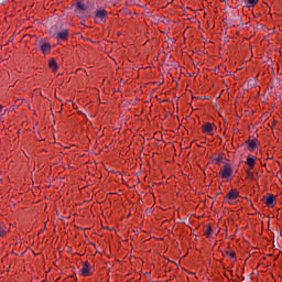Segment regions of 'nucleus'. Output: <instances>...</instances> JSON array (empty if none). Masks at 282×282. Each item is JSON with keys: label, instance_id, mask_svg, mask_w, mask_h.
Listing matches in <instances>:
<instances>
[{"label": "nucleus", "instance_id": "1", "mask_svg": "<svg viewBox=\"0 0 282 282\" xmlns=\"http://www.w3.org/2000/svg\"><path fill=\"white\" fill-rule=\"evenodd\" d=\"M75 8V14L80 17L82 19H90L91 14H87L85 11L89 10V1L87 0H77L76 3L73 4Z\"/></svg>", "mask_w": 282, "mask_h": 282}, {"label": "nucleus", "instance_id": "2", "mask_svg": "<svg viewBox=\"0 0 282 282\" xmlns=\"http://www.w3.org/2000/svg\"><path fill=\"white\" fill-rule=\"evenodd\" d=\"M93 18L95 19V23H107V20L109 19V12L107 10L99 8L96 11H94Z\"/></svg>", "mask_w": 282, "mask_h": 282}, {"label": "nucleus", "instance_id": "3", "mask_svg": "<svg viewBox=\"0 0 282 282\" xmlns=\"http://www.w3.org/2000/svg\"><path fill=\"white\" fill-rule=\"evenodd\" d=\"M35 47H40L42 54L47 55L52 52V44L47 40L39 39L35 40Z\"/></svg>", "mask_w": 282, "mask_h": 282}, {"label": "nucleus", "instance_id": "4", "mask_svg": "<svg viewBox=\"0 0 282 282\" xmlns=\"http://www.w3.org/2000/svg\"><path fill=\"white\" fill-rule=\"evenodd\" d=\"M232 173H234L232 166L228 163H225L219 171V175L220 177H223V180H228L229 177H232Z\"/></svg>", "mask_w": 282, "mask_h": 282}, {"label": "nucleus", "instance_id": "5", "mask_svg": "<svg viewBox=\"0 0 282 282\" xmlns=\"http://www.w3.org/2000/svg\"><path fill=\"white\" fill-rule=\"evenodd\" d=\"M215 131H217V126L210 122H204L202 126V132L205 135H215Z\"/></svg>", "mask_w": 282, "mask_h": 282}, {"label": "nucleus", "instance_id": "6", "mask_svg": "<svg viewBox=\"0 0 282 282\" xmlns=\"http://www.w3.org/2000/svg\"><path fill=\"white\" fill-rule=\"evenodd\" d=\"M263 204L268 206V208H274L276 206V197L273 194L267 193L262 198Z\"/></svg>", "mask_w": 282, "mask_h": 282}, {"label": "nucleus", "instance_id": "7", "mask_svg": "<svg viewBox=\"0 0 282 282\" xmlns=\"http://www.w3.org/2000/svg\"><path fill=\"white\" fill-rule=\"evenodd\" d=\"M80 272L82 276H91V274L94 273V268L91 267L89 261L83 262Z\"/></svg>", "mask_w": 282, "mask_h": 282}, {"label": "nucleus", "instance_id": "8", "mask_svg": "<svg viewBox=\"0 0 282 282\" xmlns=\"http://www.w3.org/2000/svg\"><path fill=\"white\" fill-rule=\"evenodd\" d=\"M53 36L57 41H67L69 39V30L63 29L62 31H58L57 33H54Z\"/></svg>", "mask_w": 282, "mask_h": 282}, {"label": "nucleus", "instance_id": "9", "mask_svg": "<svg viewBox=\"0 0 282 282\" xmlns=\"http://www.w3.org/2000/svg\"><path fill=\"white\" fill-rule=\"evenodd\" d=\"M239 197V192L237 189H231L226 196L224 202H227V204H234L235 199Z\"/></svg>", "mask_w": 282, "mask_h": 282}, {"label": "nucleus", "instance_id": "10", "mask_svg": "<svg viewBox=\"0 0 282 282\" xmlns=\"http://www.w3.org/2000/svg\"><path fill=\"white\" fill-rule=\"evenodd\" d=\"M257 142H258L257 139H253L252 141L247 140V141L245 142V144H247L248 151H250V152L254 151V149H256V147H257Z\"/></svg>", "mask_w": 282, "mask_h": 282}, {"label": "nucleus", "instance_id": "11", "mask_svg": "<svg viewBox=\"0 0 282 282\" xmlns=\"http://www.w3.org/2000/svg\"><path fill=\"white\" fill-rule=\"evenodd\" d=\"M48 67L52 69V72H58V63H56L55 58H51L48 61Z\"/></svg>", "mask_w": 282, "mask_h": 282}, {"label": "nucleus", "instance_id": "12", "mask_svg": "<svg viewBox=\"0 0 282 282\" xmlns=\"http://www.w3.org/2000/svg\"><path fill=\"white\" fill-rule=\"evenodd\" d=\"M257 158L250 156V154L247 158L246 164L249 166V169H254V164H257Z\"/></svg>", "mask_w": 282, "mask_h": 282}, {"label": "nucleus", "instance_id": "13", "mask_svg": "<svg viewBox=\"0 0 282 282\" xmlns=\"http://www.w3.org/2000/svg\"><path fill=\"white\" fill-rule=\"evenodd\" d=\"M212 236H213V226L207 225L205 228V237L207 239H210Z\"/></svg>", "mask_w": 282, "mask_h": 282}, {"label": "nucleus", "instance_id": "14", "mask_svg": "<svg viewBox=\"0 0 282 282\" xmlns=\"http://www.w3.org/2000/svg\"><path fill=\"white\" fill-rule=\"evenodd\" d=\"M259 3V0H247L246 8H254Z\"/></svg>", "mask_w": 282, "mask_h": 282}, {"label": "nucleus", "instance_id": "15", "mask_svg": "<svg viewBox=\"0 0 282 282\" xmlns=\"http://www.w3.org/2000/svg\"><path fill=\"white\" fill-rule=\"evenodd\" d=\"M224 160H226V158H224V156L215 158L213 160V164H221V162H224Z\"/></svg>", "mask_w": 282, "mask_h": 282}, {"label": "nucleus", "instance_id": "16", "mask_svg": "<svg viewBox=\"0 0 282 282\" xmlns=\"http://www.w3.org/2000/svg\"><path fill=\"white\" fill-rule=\"evenodd\" d=\"M6 237V226L3 223H0V238Z\"/></svg>", "mask_w": 282, "mask_h": 282}, {"label": "nucleus", "instance_id": "17", "mask_svg": "<svg viewBox=\"0 0 282 282\" xmlns=\"http://www.w3.org/2000/svg\"><path fill=\"white\" fill-rule=\"evenodd\" d=\"M229 257L231 259H236L237 258V253L235 251H229Z\"/></svg>", "mask_w": 282, "mask_h": 282}, {"label": "nucleus", "instance_id": "18", "mask_svg": "<svg viewBox=\"0 0 282 282\" xmlns=\"http://www.w3.org/2000/svg\"><path fill=\"white\" fill-rule=\"evenodd\" d=\"M247 175H248V177H250V178H252V176H253L252 172H250V171H247Z\"/></svg>", "mask_w": 282, "mask_h": 282}, {"label": "nucleus", "instance_id": "19", "mask_svg": "<svg viewBox=\"0 0 282 282\" xmlns=\"http://www.w3.org/2000/svg\"><path fill=\"white\" fill-rule=\"evenodd\" d=\"M171 65H173L172 62H167V63H166V66H167V67H171Z\"/></svg>", "mask_w": 282, "mask_h": 282}, {"label": "nucleus", "instance_id": "20", "mask_svg": "<svg viewBox=\"0 0 282 282\" xmlns=\"http://www.w3.org/2000/svg\"><path fill=\"white\" fill-rule=\"evenodd\" d=\"M3 111V105L0 104V113Z\"/></svg>", "mask_w": 282, "mask_h": 282}, {"label": "nucleus", "instance_id": "21", "mask_svg": "<svg viewBox=\"0 0 282 282\" xmlns=\"http://www.w3.org/2000/svg\"><path fill=\"white\" fill-rule=\"evenodd\" d=\"M224 256H226V254H230V251H226L225 253H223Z\"/></svg>", "mask_w": 282, "mask_h": 282}, {"label": "nucleus", "instance_id": "22", "mask_svg": "<svg viewBox=\"0 0 282 282\" xmlns=\"http://www.w3.org/2000/svg\"><path fill=\"white\" fill-rule=\"evenodd\" d=\"M219 195V193L216 194V196Z\"/></svg>", "mask_w": 282, "mask_h": 282}]
</instances>
